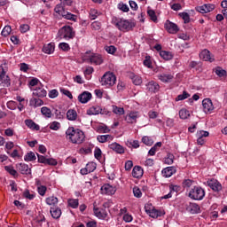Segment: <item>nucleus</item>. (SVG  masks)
<instances>
[{"label": "nucleus", "mask_w": 227, "mask_h": 227, "mask_svg": "<svg viewBox=\"0 0 227 227\" xmlns=\"http://www.w3.org/2000/svg\"><path fill=\"white\" fill-rule=\"evenodd\" d=\"M67 138L73 143V145H82L86 139L84 132L79 129L69 127L66 131Z\"/></svg>", "instance_id": "1"}, {"label": "nucleus", "mask_w": 227, "mask_h": 227, "mask_svg": "<svg viewBox=\"0 0 227 227\" xmlns=\"http://www.w3.org/2000/svg\"><path fill=\"white\" fill-rule=\"evenodd\" d=\"M101 86L113 88L116 84V74L113 72H106L99 80Z\"/></svg>", "instance_id": "2"}, {"label": "nucleus", "mask_w": 227, "mask_h": 227, "mask_svg": "<svg viewBox=\"0 0 227 227\" xmlns=\"http://www.w3.org/2000/svg\"><path fill=\"white\" fill-rule=\"evenodd\" d=\"M112 23L114 26L117 27L120 31H130L132 27H134V23L127 20H121L118 18H113Z\"/></svg>", "instance_id": "3"}, {"label": "nucleus", "mask_w": 227, "mask_h": 227, "mask_svg": "<svg viewBox=\"0 0 227 227\" xmlns=\"http://www.w3.org/2000/svg\"><path fill=\"white\" fill-rule=\"evenodd\" d=\"M82 61L90 63L91 65H102V63H104V59H102V55L98 53H86L82 57Z\"/></svg>", "instance_id": "4"}, {"label": "nucleus", "mask_w": 227, "mask_h": 227, "mask_svg": "<svg viewBox=\"0 0 227 227\" xmlns=\"http://www.w3.org/2000/svg\"><path fill=\"white\" fill-rule=\"evenodd\" d=\"M189 198L196 201H201L205 198V190L201 186H194L189 192Z\"/></svg>", "instance_id": "5"}, {"label": "nucleus", "mask_w": 227, "mask_h": 227, "mask_svg": "<svg viewBox=\"0 0 227 227\" xmlns=\"http://www.w3.org/2000/svg\"><path fill=\"white\" fill-rule=\"evenodd\" d=\"M59 38H64V40H72L75 38V32L74 28L70 26H64L59 30Z\"/></svg>", "instance_id": "6"}, {"label": "nucleus", "mask_w": 227, "mask_h": 227, "mask_svg": "<svg viewBox=\"0 0 227 227\" xmlns=\"http://www.w3.org/2000/svg\"><path fill=\"white\" fill-rule=\"evenodd\" d=\"M0 82L4 88H10L12 86V80L10 76L6 75V70L3 66L0 67Z\"/></svg>", "instance_id": "7"}, {"label": "nucleus", "mask_w": 227, "mask_h": 227, "mask_svg": "<svg viewBox=\"0 0 227 227\" xmlns=\"http://www.w3.org/2000/svg\"><path fill=\"white\" fill-rule=\"evenodd\" d=\"M210 136V133L208 131L205 130H199L196 133V137H197V145L203 146L205 143H207V140L205 137H208Z\"/></svg>", "instance_id": "8"}, {"label": "nucleus", "mask_w": 227, "mask_h": 227, "mask_svg": "<svg viewBox=\"0 0 227 227\" xmlns=\"http://www.w3.org/2000/svg\"><path fill=\"white\" fill-rule=\"evenodd\" d=\"M214 10H215V5L213 4H205L196 7V11L199 12V13H210V12H214Z\"/></svg>", "instance_id": "9"}, {"label": "nucleus", "mask_w": 227, "mask_h": 227, "mask_svg": "<svg viewBox=\"0 0 227 227\" xmlns=\"http://www.w3.org/2000/svg\"><path fill=\"white\" fill-rule=\"evenodd\" d=\"M165 29L168 31V33H170L171 35H176L180 28H178V26L169 20H167L165 22Z\"/></svg>", "instance_id": "10"}, {"label": "nucleus", "mask_w": 227, "mask_h": 227, "mask_svg": "<svg viewBox=\"0 0 227 227\" xmlns=\"http://www.w3.org/2000/svg\"><path fill=\"white\" fill-rule=\"evenodd\" d=\"M207 185L212 189V191H215V192H219L223 190V185L216 179L207 181Z\"/></svg>", "instance_id": "11"}, {"label": "nucleus", "mask_w": 227, "mask_h": 227, "mask_svg": "<svg viewBox=\"0 0 227 227\" xmlns=\"http://www.w3.org/2000/svg\"><path fill=\"white\" fill-rule=\"evenodd\" d=\"M200 59H203L204 61H209V63H213V61L215 60L214 59V55L210 53V51L205 49L200 53Z\"/></svg>", "instance_id": "12"}, {"label": "nucleus", "mask_w": 227, "mask_h": 227, "mask_svg": "<svg viewBox=\"0 0 227 227\" xmlns=\"http://www.w3.org/2000/svg\"><path fill=\"white\" fill-rule=\"evenodd\" d=\"M202 106L204 113H212V110L214 109V104L210 98H205L202 100Z\"/></svg>", "instance_id": "13"}, {"label": "nucleus", "mask_w": 227, "mask_h": 227, "mask_svg": "<svg viewBox=\"0 0 227 227\" xmlns=\"http://www.w3.org/2000/svg\"><path fill=\"white\" fill-rule=\"evenodd\" d=\"M101 192L102 194H108L109 196H111L114 194V192H116V188L109 184H106L101 187Z\"/></svg>", "instance_id": "14"}, {"label": "nucleus", "mask_w": 227, "mask_h": 227, "mask_svg": "<svg viewBox=\"0 0 227 227\" xmlns=\"http://www.w3.org/2000/svg\"><path fill=\"white\" fill-rule=\"evenodd\" d=\"M91 92L89 91H83L82 94L78 96V100L81 102V104H88L90 100H91Z\"/></svg>", "instance_id": "15"}, {"label": "nucleus", "mask_w": 227, "mask_h": 227, "mask_svg": "<svg viewBox=\"0 0 227 227\" xmlns=\"http://www.w3.org/2000/svg\"><path fill=\"white\" fill-rule=\"evenodd\" d=\"M186 210L187 212H190V214H200V212H201L200 205L192 202H190L189 205H186Z\"/></svg>", "instance_id": "16"}, {"label": "nucleus", "mask_w": 227, "mask_h": 227, "mask_svg": "<svg viewBox=\"0 0 227 227\" xmlns=\"http://www.w3.org/2000/svg\"><path fill=\"white\" fill-rule=\"evenodd\" d=\"M18 171L21 173V175H31V168L27 164L20 163L16 165Z\"/></svg>", "instance_id": "17"}, {"label": "nucleus", "mask_w": 227, "mask_h": 227, "mask_svg": "<svg viewBox=\"0 0 227 227\" xmlns=\"http://www.w3.org/2000/svg\"><path fill=\"white\" fill-rule=\"evenodd\" d=\"M32 95L37 97V98H43V97H47V90L43 87H36Z\"/></svg>", "instance_id": "18"}, {"label": "nucleus", "mask_w": 227, "mask_h": 227, "mask_svg": "<svg viewBox=\"0 0 227 227\" xmlns=\"http://www.w3.org/2000/svg\"><path fill=\"white\" fill-rule=\"evenodd\" d=\"M161 173H162V176H164V178H169V177L173 176V175H175V173H176V168L167 167L162 169Z\"/></svg>", "instance_id": "19"}, {"label": "nucleus", "mask_w": 227, "mask_h": 227, "mask_svg": "<svg viewBox=\"0 0 227 227\" xmlns=\"http://www.w3.org/2000/svg\"><path fill=\"white\" fill-rule=\"evenodd\" d=\"M108 148H110V150H113L116 153H125V148L116 142L110 144L108 145Z\"/></svg>", "instance_id": "20"}, {"label": "nucleus", "mask_w": 227, "mask_h": 227, "mask_svg": "<svg viewBox=\"0 0 227 227\" xmlns=\"http://www.w3.org/2000/svg\"><path fill=\"white\" fill-rule=\"evenodd\" d=\"M137 118H139L138 112H131L126 115L125 121L127 123H136L137 121Z\"/></svg>", "instance_id": "21"}, {"label": "nucleus", "mask_w": 227, "mask_h": 227, "mask_svg": "<svg viewBox=\"0 0 227 227\" xmlns=\"http://www.w3.org/2000/svg\"><path fill=\"white\" fill-rule=\"evenodd\" d=\"M147 90L151 93H157L160 90V86L157 82L151 81L146 84Z\"/></svg>", "instance_id": "22"}, {"label": "nucleus", "mask_w": 227, "mask_h": 227, "mask_svg": "<svg viewBox=\"0 0 227 227\" xmlns=\"http://www.w3.org/2000/svg\"><path fill=\"white\" fill-rule=\"evenodd\" d=\"M29 106L30 107H42L43 106V100H42L40 98H36L33 96L32 98L29 100Z\"/></svg>", "instance_id": "23"}, {"label": "nucleus", "mask_w": 227, "mask_h": 227, "mask_svg": "<svg viewBox=\"0 0 227 227\" xmlns=\"http://www.w3.org/2000/svg\"><path fill=\"white\" fill-rule=\"evenodd\" d=\"M105 114L106 113L104 112V110H102V108L98 106H92L89 110H87V114H89V116H91L93 114Z\"/></svg>", "instance_id": "24"}, {"label": "nucleus", "mask_w": 227, "mask_h": 227, "mask_svg": "<svg viewBox=\"0 0 227 227\" xmlns=\"http://www.w3.org/2000/svg\"><path fill=\"white\" fill-rule=\"evenodd\" d=\"M114 139V137L112 135H98L97 137V140L98 143H109Z\"/></svg>", "instance_id": "25"}, {"label": "nucleus", "mask_w": 227, "mask_h": 227, "mask_svg": "<svg viewBox=\"0 0 227 227\" xmlns=\"http://www.w3.org/2000/svg\"><path fill=\"white\" fill-rule=\"evenodd\" d=\"M158 79L161 81V82H171V81H173V74L162 73L158 74Z\"/></svg>", "instance_id": "26"}, {"label": "nucleus", "mask_w": 227, "mask_h": 227, "mask_svg": "<svg viewBox=\"0 0 227 227\" xmlns=\"http://www.w3.org/2000/svg\"><path fill=\"white\" fill-rule=\"evenodd\" d=\"M143 168L135 166L132 170V176L133 178H141V176H143Z\"/></svg>", "instance_id": "27"}, {"label": "nucleus", "mask_w": 227, "mask_h": 227, "mask_svg": "<svg viewBox=\"0 0 227 227\" xmlns=\"http://www.w3.org/2000/svg\"><path fill=\"white\" fill-rule=\"evenodd\" d=\"M94 214L98 219H106L107 217V212L98 207H94Z\"/></svg>", "instance_id": "28"}, {"label": "nucleus", "mask_w": 227, "mask_h": 227, "mask_svg": "<svg viewBox=\"0 0 227 227\" xmlns=\"http://www.w3.org/2000/svg\"><path fill=\"white\" fill-rule=\"evenodd\" d=\"M25 124L27 127H28V129H31V130H40V126L31 119L25 120Z\"/></svg>", "instance_id": "29"}, {"label": "nucleus", "mask_w": 227, "mask_h": 227, "mask_svg": "<svg viewBox=\"0 0 227 227\" xmlns=\"http://www.w3.org/2000/svg\"><path fill=\"white\" fill-rule=\"evenodd\" d=\"M54 49V43H50L43 47V52H44V54H52Z\"/></svg>", "instance_id": "30"}, {"label": "nucleus", "mask_w": 227, "mask_h": 227, "mask_svg": "<svg viewBox=\"0 0 227 227\" xmlns=\"http://www.w3.org/2000/svg\"><path fill=\"white\" fill-rule=\"evenodd\" d=\"M50 212L53 219H59L61 217V209L59 207H51Z\"/></svg>", "instance_id": "31"}, {"label": "nucleus", "mask_w": 227, "mask_h": 227, "mask_svg": "<svg viewBox=\"0 0 227 227\" xmlns=\"http://www.w3.org/2000/svg\"><path fill=\"white\" fill-rule=\"evenodd\" d=\"M160 56L162 58V59H165L166 61H169V59H173V53L168 51H160Z\"/></svg>", "instance_id": "32"}, {"label": "nucleus", "mask_w": 227, "mask_h": 227, "mask_svg": "<svg viewBox=\"0 0 227 227\" xmlns=\"http://www.w3.org/2000/svg\"><path fill=\"white\" fill-rule=\"evenodd\" d=\"M67 118L70 121H75V120H77V112L73 109L68 110L67 113Z\"/></svg>", "instance_id": "33"}, {"label": "nucleus", "mask_w": 227, "mask_h": 227, "mask_svg": "<svg viewBox=\"0 0 227 227\" xmlns=\"http://www.w3.org/2000/svg\"><path fill=\"white\" fill-rule=\"evenodd\" d=\"M146 212L149 214L150 217H153V219H157V217H160L162 215V211H159L155 208L146 210Z\"/></svg>", "instance_id": "34"}, {"label": "nucleus", "mask_w": 227, "mask_h": 227, "mask_svg": "<svg viewBox=\"0 0 227 227\" xmlns=\"http://www.w3.org/2000/svg\"><path fill=\"white\" fill-rule=\"evenodd\" d=\"M41 113L44 118H52V112L51 111V108L47 106H43L41 108Z\"/></svg>", "instance_id": "35"}, {"label": "nucleus", "mask_w": 227, "mask_h": 227, "mask_svg": "<svg viewBox=\"0 0 227 227\" xmlns=\"http://www.w3.org/2000/svg\"><path fill=\"white\" fill-rule=\"evenodd\" d=\"M191 116V112H189V110L183 108L179 111V118H181V120H187V118H189Z\"/></svg>", "instance_id": "36"}, {"label": "nucleus", "mask_w": 227, "mask_h": 227, "mask_svg": "<svg viewBox=\"0 0 227 227\" xmlns=\"http://www.w3.org/2000/svg\"><path fill=\"white\" fill-rule=\"evenodd\" d=\"M46 205H50L51 207H56V204L58 203V198L54 196H51L46 198L45 200Z\"/></svg>", "instance_id": "37"}, {"label": "nucleus", "mask_w": 227, "mask_h": 227, "mask_svg": "<svg viewBox=\"0 0 227 227\" xmlns=\"http://www.w3.org/2000/svg\"><path fill=\"white\" fill-rule=\"evenodd\" d=\"M24 160L26 162H33V160H36V155H35V153L29 152L25 155Z\"/></svg>", "instance_id": "38"}, {"label": "nucleus", "mask_w": 227, "mask_h": 227, "mask_svg": "<svg viewBox=\"0 0 227 227\" xmlns=\"http://www.w3.org/2000/svg\"><path fill=\"white\" fill-rule=\"evenodd\" d=\"M97 132L99 134H107L108 132H111V129L106 125H99L97 127Z\"/></svg>", "instance_id": "39"}, {"label": "nucleus", "mask_w": 227, "mask_h": 227, "mask_svg": "<svg viewBox=\"0 0 227 227\" xmlns=\"http://www.w3.org/2000/svg\"><path fill=\"white\" fill-rule=\"evenodd\" d=\"M112 109L114 114H119L120 116H121V114H125V109H123V107H118L117 106H113Z\"/></svg>", "instance_id": "40"}, {"label": "nucleus", "mask_w": 227, "mask_h": 227, "mask_svg": "<svg viewBox=\"0 0 227 227\" xmlns=\"http://www.w3.org/2000/svg\"><path fill=\"white\" fill-rule=\"evenodd\" d=\"M49 129H51V130H59V129H61V123L54 121L49 124Z\"/></svg>", "instance_id": "41"}, {"label": "nucleus", "mask_w": 227, "mask_h": 227, "mask_svg": "<svg viewBox=\"0 0 227 227\" xmlns=\"http://www.w3.org/2000/svg\"><path fill=\"white\" fill-rule=\"evenodd\" d=\"M131 79H132V82H133V84H135V86H140V84L143 83V79H141V76L132 75Z\"/></svg>", "instance_id": "42"}, {"label": "nucleus", "mask_w": 227, "mask_h": 227, "mask_svg": "<svg viewBox=\"0 0 227 227\" xmlns=\"http://www.w3.org/2000/svg\"><path fill=\"white\" fill-rule=\"evenodd\" d=\"M69 207H71V208H77V207H79V200L78 199H70L67 201Z\"/></svg>", "instance_id": "43"}, {"label": "nucleus", "mask_w": 227, "mask_h": 227, "mask_svg": "<svg viewBox=\"0 0 227 227\" xmlns=\"http://www.w3.org/2000/svg\"><path fill=\"white\" fill-rule=\"evenodd\" d=\"M4 169L7 173H10L12 176H18L17 170L13 168V166H5Z\"/></svg>", "instance_id": "44"}, {"label": "nucleus", "mask_w": 227, "mask_h": 227, "mask_svg": "<svg viewBox=\"0 0 227 227\" xmlns=\"http://www.w3.org/2000/svg\"><path fill=\"white\" fill-rule=\"evenodd\" d=\"M189 97H191V94L184 90L183 94H180L176 98V102L185 100V98H189Z\"/></svg>", "instance_id": "45"}, {"label": "nucleus", "mask_w": 227, "mask_h": 227, "mask_svg": "<svg viewBox=\"0 0 227 227\" xmlns=\"http://www.w3.org/2000/svg\"><path fill=\"white\" fill-rule=\"evenodd\" d=\"M147 15H149L151 20H153V22H157V14H155V11L153 10H148L147 11Z\"/></svg>", "instance_id": "46"}, {"label": "nucleus", "mask_w": 227, "mask_h": 227, "mask_svg": "<svg viewBox=\"0 0 227 227\" xmlns=\"http://www.w3.org/2000/svg\"><path fill=\"white\" fill-rule=\"evenodd\" d=\"M86 168L89 173H93V171L97 169V164L95 162H89L87 163Z\"/></svg>", "instance_id": "47"}, {"label": "nucleus", "mask_w": 227, "mask_h": 227, "mask_svg": "<svg viewBox=\"0 0 227 227\" xmlns=\"http://www.w3.org/2000/svg\"><path fill=\"white\" fill-rule=\"evenodd\" d=\"M179 15L182 17L183 20H184V24H189L191 20V17L187 12H180Z\"/></svg>", "instance_id": "48"}, {"label": "nucleus", "mask_w": 227, "mask_h": 227, "mask_svg": "<svg viewBox=\"0 0 227 227\" xmlns=\"http://www.w3.org/2000/svg\"><path fill=\"white\" fill-rule=\"evenodd\" d=\"M142 143H144V145H146L147 146H152V145H153V140L149 137H144L142 138Z\"/></svg>", "instance_id": "49"}, {"label": "nucleus", "mask_w": 227, "mask_h": 227, "mask_svg": "<svg viewBox=\"0 0 227 227\" xmlns=\"http://www.w3.org/2000/svg\"><path fill=\"white\" fill-rule=\"evenodd\" d=\"M133 194L135 198H141V196H143V192H141V189H139V187L137 186H135L133 188Z\"/></svg>", "instance_id": "50"}, {"label": "nucleus", "mask_w": 227, "mask_h": 227, "mask_svg": "<svg viewBox=\"0 0 227 227\" xmlns=\"http://www.w3.org/2000/svg\"><path fill=\"white\" fill-rule=\"evenodd\" d=\"M174 160H175V156L173 154L169 153L165 158V164L171 165V164H173Z\"/></svg>", "instance_id": "51"}, {"label": "nucleus", "mask_w": 227, "mask_h": 227, "mask_svg": "<svg viewBox=\"0 0 227 227\" xmlns=\"http://www.w3.org/2000/svg\"><path fill=\"white\" fill-rule=\"evenodd\" d=\"M94 156H95V159H97L98 160H100V159H102V150H100V148L98 147H96L94 151Z\"/></svg>", "instance_id": "52"}, {"label": "nucleus", "mask_w": 227, "mask_h": 227, "mask_svg": "<svg viewBox=\"0 0 227 227\" xmlns=\"http://www.w3.org/2000/svg\"><path fill=\"white\" fill-rule=\"evenodd\" d=\"M12 33V27L5 26L2 30V36H8Z\"/></svg>", "instance_id": "53"}, {"label": "nucleus", "mask_w": 227, "mask_h": 227, "mask_svg": "<svg viewBox=\"0 0 227 227\" xmlns=\"http://www.w3.org/2000/svg\"><path fill=\"white\" fill-rule=\"evenodd\" d=\"M37 191H38L40 196H45V192H47V186H45V185L38 186Z\"/></svg>", "instance_id": "54"}, {"label": "nucleus", "mask_w": 227, "mask_h": 227, "mask_svg": "<svg viewBox=\"0 0 227 227\" xmlns=\"http://www.w3.org/2000/svg\"><path fill=\"white\" fill-rule=\"evenodd\" d=\"M91 27L95 31H98L102 27V23H100L99 21H94L91 23Z\"/></svg>", "instance_id": "55"}, {"label": "nucleus", "mask_w": 227, "mask_h": 227, "mask_svg": "<svg viewBox=\"0 0 227 227\" xmlns=\"http://www.w3.org/2000/svg\"><path fill=\"white\" fill-rule=\"evenodd\" d=\"M7 107H8V109H11V111H15V109H17V102L8 101Z\"/></svg>", "instance_id": "56"}, {"label": "nucleus", "mask_w": 227, "mask_h": 227, "mask_svg": "<svg viewBox=\"0 0 227 227\" xmlns=\"http://www.w3.org/2000/svg\"><path fill=\"white\" fill-rule=\"evenodd\" d=\"M60 93H62V95H66V97H68V98H70V100H72V98H74V96H72V92H70V90H68L60 89Z\"/></svg>", "instance_id": "57"}, {"label": "nucleus", "mask_w": 227, "mask_h": 227, "mask_svg": "<svg viewBox=\"0 0 227 227\" xmlns=\"http://www.w3.org/2000/svg\"><path fill=\"white\" fill-rule=\"evenodd\" d=\"M64 19H67V20H73L74 22H75L77 20V16L75 14L67 12Z\"/></svg>", "instance_id": "58"}, {"label": "nucleus", "mask_w": 227, "mask_h": 227, "mask_svg": "<svg viewBox=\"0 0 227 227\" xmlns=\"http://www.w3.org/2000/svg\"><path fill=\"white\" fill-rule=\"evenodd\" d=\"M105 51H106L108 54H114V52H116V47L113 45L106 46Z\"/></svg>", "instance_id": "59"}, {"label": "nucleus", "mask_w": 227, "mask_h": 227, "mask_svg": "<svg viewBox=\"0 0 227 227\" xmlns=\"http://www.w3.org/2000/svg\"><path fill=\"white\" fill-rule=\"evenodd\" d=\"M169 192L170 194H173V192H178L180 191L179 185L170 184L169 185Z\"/></svg>", "instance_id": "60"}, {"label": "nucleus", "mask_w": 227, "mask_h": 227, "mask_svg": "<svg viewBox=\"0 0 227 227\" xmlns=\"http://www.w3.org/2000/svg\"><path fill=\"white\" fill-rule=\"evenodd\" d=\"M118 8H119V10H121V12H129V5H127L123 3H120L118 4Z\"/></svg>", "instance_id": "61"}, {"label": "nucleus", "mask_w": 227, "mask_h": 227, "mask_svg": "<svg viewBox=\"0 0 227 227\" xmlns=\"http://www.w3.org/2000/svg\"><path fill=\"white\" fill-rule=\"evenodd\" d=\"M59 47L65 51H70V45L67 43H60Z\"/></svg>", "instance_id": "62"}, {"label": "nucleus", "mask_w": 227, "mask_h": 227, "mask_svg": "<svg viewBox=\"0 0 227 227\" xmlns=\"http://www.w3.org/2000/svg\"><path fill=\"white\" fill-rule=\"evenodd\" d=\"M58 95H59V93L58 92L57 90H51L49 91V94H48L50 98H56Z\"/></svg>", "instance_id": "63"}, {"label": "nucleus", "mask_w": 227, "mask_h": 227, "mask_svg": "<svg viewBox=\"0 0 227 227\" xmlns=\"http://www.w3.org/2000/svg\"><path fill=\"white\" fill-rule=\"evenodd\" d=\"M20 33H27V31H29V25L27 24L20 25Z\"/></svg>", "instance_id": "64"}]
</instances>
